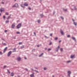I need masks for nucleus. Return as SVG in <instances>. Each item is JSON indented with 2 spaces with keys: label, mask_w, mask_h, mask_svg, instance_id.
Instances as JSON below:
<instances>
[{
  "label": "nucleus",
  "mask_w": 77,
  "mask_h": 77,
  "mask_svg": "<svg viewBox=\"0 0 77 77\" xmlns=\"http://www.w3.org/2000/svg\"><path fill=\"white\" fill-rule=\"evenodd\" d=\"M68 75L69 77H70V74H71V71H68Z\"/></svg>",
  "instance_id": "nucleus-6"
},
{
  "label": "nucleus",
  "mask_w": 77,
  "mask_h": 77,
  "mask_svg": "<svg viewBox=\"0 0 77 77\" xmlns=\"http://www.w3.org/2000/svg\"><path fill=\"white\" fill-rule=\"evenodd\" d=\"M24 58H25V59H27V58H26V57H25Z\"/></svg>",
  "instance_id": "nucleus-58"
},
{
  "label": "nucleus",
  "mask_w": 77,
  "mask_h": 77,
  "mask_svg": "<svg viewBox=\"0 0 77 77\" xmlns=\"http://www.w3.org/2000/svg\"><path fill=\"white\" fill-rule=\"evenodd\" d=\"M55 14V11H54V12H53V14L54 15V14Z\"/></svg>",
  "instance_id": "nucleus-51"
},
{
  "label": "nucleus",
  "mask_w": 77,
  "mask_h": 77,
  "mask_svg": "<svg viewBox=\"0 0 77 77\" xmlns=\"http://www.w3.org/2000/svg\"><path fill=\"white\" fill-rule=\"evenodd\" d=\"M13 38L14 39H16V37H13Z\"/></svg>",
  "instance_id": "nucleus-44"
},
{
  "label": "nucleus",
  "mask_w": 77,
  "mask_h": 77,
  "mask_svg": "<svg viewBox=\"0 0 77 77\" xmlns=\"http://www.w3.org/2000/svg\"><path fill=\"white\" fill-rule=\"evenodd\" d=\"M73 77H75V76H74Z\"/></svg>",
  "instance_id": "nucleus-64"
},
{
  "label": "nucleus",
  "mask_w": 77,
  "mask_h": 77,
  "mask_svg": "<svg viewBox=\"0 0 77 77\" xmlns=\"http://www.w3.org/2000/svg\"><path fill=\"white\" fill-rule=\"evenodd\" d=\"M44 70H46L47 69V68H44Z\"/></svg>",
  "instance_id": "nucleus-41"
},
{
  "label": "nucleus",
  "mask_w": 77,
  "mask_h": 77,
  "mask_svg": "<svg viewBox=\"0 0 77 77\" xmlns=\"http://www.w3.org/2000/svg\"><path fill=\"white\" fill-rule=\"evenodd\" d=\"M58 39V38L57 37H55V38H54L55 40H57Z\"/></svg>",
  "instance_id": "nucleus-33"
},
{
  "label": "nucleus",
  "mask_w": 77,
  "mask_h": 77,
  "mask_svg": "<svg viewBox=\"0 0 77 77\" xmlns=\"http://www.w3.org/2000/svg\"><path fill=\"white\" fill-rule=\"evenodd\" d=\"M15 23H14L11 25V28H12V29H14V27H15Z\"/></svg>",
  "instance_id": "nucleus-5"
},
{
  "label": "nucleus",
  "mask_w": 77,
  "mask_h": 77,
  "mask_svg": "<svg viewBox=\"0 0 77 77\" xmlns=\"http://www.w3.org/2000/svg\"><path fill=\"white\" fill-rule=\"evenodd\" d=\"M74 9H75V10H76L77 9V8H76V7H74Z\"/></svg>",
  "instance_id": "nucleus-42"
},
{
  "label": "nucleus",
  "mask_w": 77,
  "mask_h": 77,
  "mask_svg": "<svg viewBox=\"0 0 77 77\" xmlns=\"http://www.w3.org/2000/svg\"><path fill=\"white\" fill-rule=\"evenodd\" d=\"M5 23H9V20H6L5 21Z\"/></svg>",
  "instance_id": "nucleus-32"
},
{
  "label": "nucleus",
  "mask_w": 77,
  "mask_h": 77,
  "mask_svg": "<svg viewBox=\"0 0 77 77\" xmlns=\"http://www.w3.org/2000/svg\"><path fill=\"white\" fill-rule=\"evenodd\" d=\"M8 32V30H5V32Z\"/></svg>",
  "instance_id": "nucleus-52"
},
{
  "label": "nucleus",
  "mask_w": 77,
  "mask_h": 77,
  "mask_svg": "<svg viewBox=\"0 0 77 77\" xmlns=\"http://www.w3.org/2000/svg\"><path fill=\"white\" fill-rule=\"evenodd\" d=\"M12 7V8H18V4L17 3H16Z\"/></svg>",
  "instance_id": "nucleus-1"
},
{
  "label": "nucleus",
  "mask_w": 77,
  "mask_h": 77,
  "mask_svg": "<svg viewBox=\"0 0 77 77\" xmlns=\"http://www.w3.org/2000/svg\"><path fill=\"white\" fill-rule=\"evenodd\" d=\"M52 77H54V75H52Z\"/></svg>",
  "instance_id": "nucleus-60"
},
{
  "label": "nucleus",
  "mask_w": 77,
  "mask_h": 77,
  "mask_svg": "<svg viewBox=\"0 0 77 77\" xmlns=\"http://www.w3.org/2000/svg\"><path fill=\"white\" fill-rule=\"evenodd\" d=\"M11 17L10 16H8V18H7V20H9V17Z\"/></svg>",
  "instance_id": "nucleus-34"
},
{
  "label": "nucleus",
  "mask_w": 77,
  "mask_h": 77,
  "mask_svg": "<svg viewBox=\"0 0 77 77\" xmlns=\"http://www.w3.org/2000/svg\"><path fill=\"white\" fill-rule=\"evenodd\" d=\"M17 34H20V32H16Z\"/></svg>",
  "instance_id": "nucleus-30"
},
{
  "label": "nucleus",
  "mask_w": 77,
  "mask_h": 77,
  "mask_svg": "<svg viewBox=\"0 0 77 77\" xmlns=\"http://www.w3.org/2000/svg\"><path fill=\"white\" fill-rule=\"evenodd\" d=\"M40 16L41 17H43V16H44V15H43V14H41L40 15Z\"/></svg>",
  "instance_id": "nucleus-22"
},
{
  "label": "nucleus",
  "mask_w": 77,
  "mask_h": 77,
  "mask_svg": "<svg viewBox=\"0 0 77 77\" xmlns=\"http://www.w3.org/2000/svg\"><path fill=\"white\" fill-rule=\"evenodd\" d=\"M63 11H65V12L67 11V9H63Z\"/></svg>",
  "instance_id": "nucleus-31"
},
{
  "label": "nucleus",
  "mask_w": 77,
  "mask_h": 77,
  "mask_svg": "<svg viewBox=\"0 0 77 77\" xmlns=\"http://www.w3.org/2000/svg\"><path fill=\"white\" fill-rule=\"evenodd\" d=\"M17 60L19 61L21 60V57H19L17 58Z\"/></svg>",
  "instance_id": "nucleus-4"
},
{
  "label": "nucleus",
  "mask_w": 77,
  "mask_h": 77,
  "mask_svg": "<svg viewBox=\"0 0 77 77\" xmlns=\"http://www.w3.org/2000/svg\"><path fill=\"white\" fill-rule=\"evenodd\" d=\"M73 24L74 25H75V26H77V23L74 22L73 23Z\"/></svg>",
  "instance_id": "nucleus-19"
},
{
  "label": "nucleus",
  "mask_w": 77,
  "mask_h": 77,
  "mask_svg": "<svg viewBox=\"0 0 77 77\" xmlns=\"http://www.w3.org/2000/svg\"><path fill=\"white\" fill-rule=\"evenodd\" d=\"M72 11H73V9H72Z\"/></svg>",
  "instance_id": "nucleus-62"
},
{
  "label": "nucleus",
  "mask_w": 77,
  "mask_h": 77,
  "mask_svg": "<svg viewBox=\"0 0 77 77\" xmlns=\"http://www.w3.org/2000/svg\"><path fill=\"white\" fill-rule=\"evenodd\" d=\"M38 23H40V22H41V20H38Z\"/></svg>",
  "instance_id": "nucleus-26"
},
{
  "label": "nucleus",
  "mask_w": 77,
  "mask_h": 77,
  "mask_svg": "<svg viewBox=\"0 0 77 77\" xmlns=\"http://www.w3.org/2000/svg\"><path fill=\"white\" fill-rule=\"evenodd\" d=\"M43 54H44L43 53H42L39 55V57H41V56H42V55H43Z\"/></svg>",
  "instance_id": "nucleus-13"
},
{
  "label": "nucleus",
  "mask_w": 77,
  "mask_h": 77,
  "mask_svg": "<svg viewBox=\"0 0 77 77\" xmlns=\"http://www.w3.org/2000/svg\"><path fill=\"white\" fill-rule=\"evenodd\" d=\"M72 39H73L75 41H76V39H75V38L74 37H72Z\"/></svg>",
  "instance_id": "nucleus-12"
},
{
  "label": "nucleus",
  "mask_w": 77,
  "mask_h": 77,
  "mask_svg": "<svg viewBox=\"0 0 77 77\" xmlns=\"http://www.w3.org/2000/svg\"><path fill=\"white\" fill-rule=\"evenodd\" d=\"M60 18L62 20H63L64 19L63 17L62 16H60Z\"/></svg>",
  "instance_id": "nucleus-28"
},
{
  "label": "nucleus",
  "mask_w": 77,
  "mask_h": 77,
  "mask_svg": "<svg viewBox=\"0 0 77 77\" xmlns=\"http://www.w3.org/2000/svg\"><path fill=\"white\" fill-rule=\"evenodd\" d=\"M16 51V49L14 48L13 50V52H15Z\"/></svg>",
  "instance_id": "nucleus-14"
},
{
  "label": "nucleus",
  "mask_w": 77,
  "mask_h": 77,
  "mask_svg": "<svg viewBox=\"0 0 77 77\" xmlns=\"http://www.w3.org/2000/svg\"><path fill=\"white\" fill-rule=\"evenodd\" d=\"M6 66H4V68H6Z\"/></svg>",
  "instance_id": "nucleus-50"
},
{
  "label": "nucleus",
  "mask_w": 77,
  "mask_h": 77,
  "mask_svg": "<svg viewBox=\"0 0 77 77\" xmlns=\"http://www.w3.org/2000/svg\"><path fill=\"white\" fill-rule=\"evenodd\" d=\"M32 74H32L30 75V76L31 77H34V74H35V73H34V72H32Z\"/></svg>",
  "instance_id": "nucleus-8"
},
{
  "label": "nucleus",
  "mask_w": 77,
  "mask_h": 77,
  "mask_svg": "<svg viewBox=\"0 0 77 77\" xmlns=\"http://www.w3.org/2000/svg\"><path fill=\"white\" fill-rule=\"evenodd\" d=\"M24 6H28V4L25 3H24Z\"/></svg>",
  "instance_id": "nucleus-16"
},
{
  "label": "nucleus",
  "mask_w": 77,
  "mask_h": 77,
  "mask_svg": "<svg viewBox=\"0 0 77 77\" xmlns=\"http://www.w3.org/2000/svg\"><path fill=\"white\" fill-rule=\"evenodd\" d=\"M48 51H50V50H51V49L49 48L48 49Z\"/></svg>",
  "instance_id": "nucleus-45"
},
{
  "label": "nucleus",
  "mask_w": 77,
  "mask_h": 77,
  "mask_svg": "<svg viewBox=\"0 0 77 77\" xmlns=\"http://www.w3.org/2000/svg\"><path fill=\"white\" fill-rule=\"evenodd\" d=\"M19 45H21L22 44V42H19Z\"/></svg>",
  "instance_id": "nucleus-29"
},
{
  "label": "nucleus",
  "mask_w": 77,
  "mask_h": 77,
  "mask_svg": "<svg viewBox=\"0 0 77 77\" xmlns=\"http://www.w3.org/2000/svg\"><path fill=\"white\" fill-rule=\"evenodd\" d=\"M2 4H5V3H4V2H2Z\"/></svg>",
  "instance_id": "nucleus-54"
},
{
  "label": "nucleus",
  "mask_w": 77,
  "mask_h": 77,
  "mask_svg": "<svg viewBox=\"0 0 77 77\" xmlns=\"http://www.w3.org/2000/svg\"><path fill=\"white\" fill-rule=\"evenodd\" d=\"M74 55H71V59H72V58H74Z\"/></svg>",
  "instance_id": "nucleus-15"
},
{
  "label": "nucleus",
  "mask_w": 77,
  "mask_h": 77,
  "mask_svg": "<svg viewBox=\"0 0 77 77\" xmlns=\"http://www.w3.org/2000/svg\"><path fill=\"white\" fill-rule=\"evenodd\" d=\"M39 47V45H37V47Z\"/></svg>",
  "instance_id": "nucleus-55"
},
{
  "label": "nucleus",
  "mask_w": 77,
  "mask_h": 77,
  "mask_svg": "<svg viewBox=\"0 0 77 77\" xmlns=\"http://www.w3.org/2000/svg\"><path fill=\"white\" fill-rule=\"evenodd\" d=\"M5 14L6 15H9V13H8V12H6V13H5Z\"/></svg>",
  "instance_id": "nucleus-20"
},
{
  "label": "nucleus",
  "mask_w": 77,
  "mask_h": 77,
  "mask_svg": "<svg viewBox=\"0 0 77 77\" xmlns=\"http://www.w3.org/2000/svg\"><path fill=\"white\" fill-rule=\"evenodd\" d=\"M71 62V61H67V63H69V62Z\"/></svg>",
  "instance_id": "nucleus-36"
},
{
  "label": "nucleus",
  "mask_w": 77,
  "mask_h": 77,
  "mask_svg": "<svg viewBox=\"0 0 77 77\" xmlns=\"http://www.w3.org/2000/svg\"><path fill=\"white\" fill-rule=\"evenodd\" d=\"M28 9H29V10H31V8L29 7L28 8Z\"/></svg>",
  "instance_id": "nucleus-43"
},
{
  "label": "nucleus",
  "mask_w": 77,
  "mask_h": 77,
  "mask_svg": "<svg viewBox=\"0 0 77 77\" xmlns=\"http://www.w3.org/2000/svg\"><path fill=\"white\" fill-rule=\"evenodd\" d=\"M60 50L61 52H62V51H63V48H60Z\"/></svg>",
  "instance_id": "nucleus-25"
},
{
  "label": "nucleus",
  "mask_w": 77,
  "mask_h": 77,
  "mask_svg": "<svg viewBox=\"0 0 77 77\" xmlns=\"http://www.w3.org/2000/svg\"><path fill=\"white\" fill-rule=\"evenodd\" d=\"M3 18L4 20H5V18H6V17H5V16H3Z\"/></svg>",
  "instance_id": "nucleus-24"
},
{
  "label": "nucleus",
  "mask_w": 77,
  "mask_h": 77,
  "mask_svg": "<svg viewBox=\"0 0 77 77\" xmlns=\"http://www.w3.org/2000/svg\"><path fill=\"white\" fill-rule=\"evenodd\" d=\"M2 40L3 41H5V40H4V39L3 38H2Z\"/></svg>",
  "instance_id": "nucleus-49"
},
{
  "label": "nucleus",
  "mask_w": 77,
  "mask_h": 77,
  "mask_svg": "<svg viewBox=\"0 0 77 77\" xmlns=\"http://www.w3.org/2000/svg\"><path fill=\"white\" fill-rule=\"evenodd\" d=\"M45 38H48V37H47L45 35Z\"/></svg>",
  "instance_id": "nucleus-39"
},
{
  "label": "nucleus",
  "mask_w": 77,
  "mask_h": 77,
  "mask_svg": "<svg viewBox=\"0 0 77 77\" xmlns=\"http://www.w3.org/2000/svg\"><path fill=\"white\" fill-rule=\"evenodd\" d=\"M61 42V41H59V42Z\"/></svg>",
  "instance_id": "nucleus-57"
},
{
  "label": "nucleus",
  "mask_w": 77,
  "mask_h": 77,
  "mask_svg": "<svg viewBox=\"0 0 77 77\" xmlns=\"http://www.w3.org/2000/svg\"><path fill=\"white\" fill-rule=\"evenodd\" d=\"M2 44L3 45H5V46L6 45V43H3V42H2Z\"/></svg>",
  "instance_id": "nucleus-21"
},
{
  "label": "nucleus",
  "mask_w": 77,
  "mask_h": 77,
  "mask_svg": "<svg viewBox=\"0 0 77 77\" xmlns=\"http://www.w3.org/2000/svg\"><path fill=\"white\" fill-rule=\"evenodd\" d=\"M0 54L2 55V52H0Z\"/></svg>",
  "instance_id": "nucleus-40"
},
{
  "label": "nucleus",
  "mask_w": 77,
  "mask_h": 77,
  "mask_svg": "<svg viewBox=\"0 0 77 77\" xmlns=\"http://www.w3.org/2000/svg\"><path fill=\"white\" fill-rule=\"evenodd\" d=\"M20 6H21V7H22V8H24V6H23V4H21Z\"/></svg>",
  "instance_id": "nucleus-27"
},
{
  "label": "nucleus",
  "mask_w": 77,
  "mask_h": 77,
  "mask_svg": "<svg viewBox=\"0 0 77 77\" xmlns=\"http://www.w3.org/2000/svg\"><path fill=\"white\" fill-rule=\"evenodd\" d=\"M60 33H61V34L62 35H64V34H63V31H62V30H60Z\"/></svg>",
  "instance_id": "nucleus-10"
},
{
  "label": "nucleus",
  "mask_w": 77,
  "mask_h": 77,
  "mask_svg": "<svg viewBox=\"0 0 77 77\" xmlns=\"http://www.w3.org/2000/svg\"><path fill=\"white\" fill-rule=\"evenodd\" d=\"M67 38H69V37H70V35H67Z\"/></svg>",
  "instance_id": "nucleus-37"
},
{
  "label": "nucleus",
  "mask_w": 77,
  "mask_h": 77,
  "mask_svg": "<svg viewBox=\"0 0 77 77\" xmlns=\"http://www.w3.org/2000/svg\"><path fill=\"white\" fill-rule=\"evenodd\" d=\"M11 54H12V51H9L8 54V55H7L8 56V57H9V56H10Z\"/></svg>",
  "instance_id": "nucleus-3"
},
{
  "label": "nucleus",
  "mask_w": 77,
  "mask_h": 77,
  "mask_svg": "<svg viewBox=\"0 0 77 77\" xmlns=\"http://www.w3.org/2000/svg\"><path fill=\"white\" fill-rule=\"evenodd\" d=\"M6 50H7V47H5V48L4 49L3 51V52L5 53V52L6 51Z\"/></svg>",
  "instance_id": "nucleus-11"
},
{
  "label": "nucleus",
  "mask_w": 77,
  "mask_h": 77,
  "mask_svg": "<svg viewBox=\"0 0 77 77\" xmlns=\"http://www.w3.org/2000/svg\"><path fill=\"white\" fill-rule=\"evenodd\" d=\"M11 76H14V73L13 72L11 73Z\"/></svg>",
  "instance_id": "nucleus-17"
},
{
  "label": "nucleus",
  "mask_w": 77,
  "mask_h": 77,
  "mask_svg": "<svg viewBox=\"0 0 77 77\" xmlns=\"http://www.w3.org/2000/svg\"><path fill=\"white\" fill-rule=\"evenodd\" d=\"M35 51V49H33L32 50V51L34 52Z\"/></svg>",
  "instance_id": "nucleus-35"
},
{
  "label": "nucleus",
  "mask_w": 77,
  "mask_h": 77,
  "mask_svg": "<svg viewBox=\"0 0 77 77\" xmlns=\"http://www.w3.org/2000/svg\"><path fill=\"white\" fill-rule=\"evenodd\" d=\"M34 71H35V72H38V71L34 70Z\"/></svg>",
  "instance_id": "nucleus-53"
},
{
  "label": "nucleus",
  "mask_w": 77,
  "mask_h": 77,
  "mask_svg": "<svg viewBox=\"0 0 77 77\" xmlns=\"http://www.w3.org/2000/svg\"><path fill=\"white\" fill-rule=\"evenodd\" d=\"M52 34H50V36H52Z\"/></svg>",
  "instance_id": "nucleus-47"
},
{
  "label": "nucleus",
  "mask_w": 77,
  "mask_h": 77,
  "mask_svg": "<svg viewBox=\"0 0 77 77\" xmlns=\"http://www.w3.org/2000/svg\"><path fill=\"white\" fill-rule=\"evenodd\" d=\"M51 44V42H50L49 43V45H50Z\"/></svg>",
  "instance_id": "nucleus-48"
},
{
  "label": "nucleus",
  "mask_w": 77,
  "mask_h": 77,
  "mask_svg": "<svg viewBox=\"0 0 77 77\" xmlns=\"http://www.w3.org/2000/svg\"><path fill=\"white\" fill-rule=\"evenodd\" d=\"M34 35H35V36H36V33H35V32H34L33 33Z\"/></svg>",
  "instance_id": "nucleus-46"
},
{
  "label": "nucleus",
  "mask_w": 77,
  "mask_h": 77,
  "mask_svg": "<svg viewBox=\"0 0 77 77\" xmlns=\"http://www.w3.org/2000/svg\"><path fill=\"white\" fill-rule=\"evenodd\" d=\"M0 15H1V14L0 13Z\"/></svg>",
  "instance_id": "nucleus-63"
},
{
  "label": "nucleus",
  "mask_w": 77,
  "mask_h": 77,
  "mask_svg": "<svg viewBox=\"0 0 77 77\" xmlns=\"http://www.w3.org/2000/svg\"><path fill=\"white\" fill-rule=\"evenodd\" d=\"M3 11H5V9H4V8H1L0 9V12H2Z\"/></svg>",
  "instance_id": "nucleus-7"
},
{
  "label": "nucleus",
  "mask_w": 77,
  "mask_h": 77,
  "mask_svg": "<svg viewBox=\"0 0 77 77\" xmlns=\"http://www.w3.org/2000/svg\"><path fill=\"white\" fill-rule=\"evenodd\" d=\"M32 69V71H33V69Z\"/></svg>",
  "instance_id": "nucleus-59"
},
{
  "label": "nucleus",
  "mask_w": 77,
  "mask_h": 77,
  "mask_svg": "<svg viewBox=\"0 0 77 77\" xmlns=\"http://www.w3.org/2000/svg\"><path fill=\"white\" fill-rule=\"evenodd\" d=\"M21 48H24V45H22L20 47Z\"/></svg>",
  "instance_id": "nucleus-18"
},
{
  "label": "nucleus",
  "mask_w": 77,
  "mask_h": 77,
  "mask_svg": "<svg viewBox=\"0 0 77 77\" xmlns=\"http://www.w3.org/2000/svg\"><path fill=\"white\" fill-rule=\"evenodd\" d=\"M45 50H47V48H45Z\"/></svg>",
  "instance_id": "nucleus-61"
},
{
  "label": "nucleus",
  "mask_w": 77,
  "mask_h": 77,
  "mask_svg": "<svg viewBox=\"0 0 77 77\" xmlns=\"http://www.w3.org/2000/svg\"><path fill=\"white\" fill-rule=\"evenodd\" d=\"M59 46H58V47L56 49V51H58V50H59Z\"/></svg>",
  "instance_id": "nucleus-9"
},
{
  "label": "nucleus",
  "mask_w": 77,
  "mask_h": 77,
  "mask_svg": "<svg viewBox=\"0 0 77 77\" xmlns=\"http://www.w3.org/2000/svg\"><path fill=\"white\" fill-rule=\"evenodd\" d=\"M72 20L73 21H74V19H72Z\"/></svg>",
  "instance_id": "nucleus-56"
},
{
  "label": "nucleus",
  "mask_w": 77,
  "mask_h": 77,
  "mask_svg": "<svg viewBox=\"0 0 77 77\" xmlns=\"http://www.w3.org/2000/svg\"><path fill=\"white\" fill-rule=\"evenodd\" d=\"M21 27V23H19L17 26V29H20Z\"/></svg>",
  "instance_id": "nucleus-2"
},
{
  "label": "nucleus",
  "mask_w": 77,
  "mask_h": 77,
  "mask_svg": "<svg viewBox=\"0 0 77 77\" xmlns=\"http://www.w3.org/2000/svg\"><path fill=\"white\" fill-rule=\"evenodd\" d=\"M7 71L8 72L9 74H10L11 73V72L9 71V70H8V69H7Z\"/></svg>",
  "instance_id": "nucleus-23"
},
{
  "label": "nucleus",
  "mask_w": 77,
  "mask_h": 77,
  "mask_svg": "<svg viewBox=\"0 0 77 77\" xmlns=\"http://www.w3.org/2000/svg\"><path fill=\"white\" fill-rule=\"evenodd\" d=\"M25 69V70L26 71H28V69H27V68H26Z\"/></svg>",
  "instance_id": "nucleus-38"
}]
</instances>
